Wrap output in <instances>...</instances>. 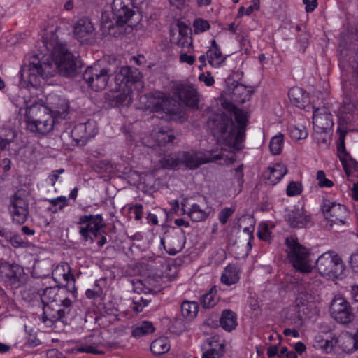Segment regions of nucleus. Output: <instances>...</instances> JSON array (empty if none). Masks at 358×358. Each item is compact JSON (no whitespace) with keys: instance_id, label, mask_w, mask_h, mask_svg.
I'll list each match as a JSON object with an SVG mask.
<instances>
[{"instance_id":"nucleus-1","label":"nucleus","mask_w":358,"mask_h":358,"mask_svg":"<svg viewBox=\"0 0 358 358\" xmlns=\"http://www.w3.org/2000/svg\"><path fill=\"white\" fill-rule=\"evenodd\" d=\"M51 38H43L46 48L52 51L51 58L40 61L34 57L29 64L24 65L20 71L21 87H37L40 85L39 78L48 79L57 73L66 77L73 76L77 71L76 57L69 52L65 44L58 41L52 31Z\"/></svg>"},{"instance_id":"nucleus-2","label":"nucleus","mask_w":358,"mask_h":358,"mask_svg":"<svg viewBox=\"0 0 358 358\" xmlns=\"http://www.w3.org/2000/svg\"><path fill=\"white\" fill-rule=\"evenodd\" d=\"M208 127L217 143L226 148H222L224 152V163L230 164L235 161L236 150L241 149V143L238 141L236 133V124L231 117L222 113L214 114L210 117Z\"/></svg>"},{"instance_id":"nucleus-3","label":"nucleus","mask_w":358,"mask_h":358,"mask_svg":"<svg viewBox=\"0 0 358 358\" xmlns=\"http://www.w3.org/2000/svg\"><path fill=\"white\" fill-rule=\"evenodd\" d=\"M56 121L48 107L42 104L35 103L26 109L25 122L31 132L45 135L53 129Z\"/></svg>"},{"instance_id":"nucleus-4","label":"nucleus","mask_w":358,"mask_h":358,"mask_svg":"<svg viewBox=\"0 0 358 358\" xmlns=\"http://www.w3.org/2000/svg\"><path fill=\"white\" fill-rule=\"evenodd\" d=\"M285 245L288 258L293 266L301 273H310L313 266L310 259L309 250L301 245L293 236L286 238Z\"/></svg>"},{"instance_id":"nucleus-5","label":"nucleus","mask_w":358,"mask_h":358,"mask_svg":"<svg viewBox=\"0 0 358 358\" xmlns=\"http://www.w3.org/2000/svg\"><path fill=\"white\" fill-rule=\"evenodd\" d=\"M316 268L322 275L331 279L342 278L345 270L343 261L333 251L321 255L316 261Z\"/></svg>"},{"instance_id":"nucleus-6","label":"nucleus","mask_w":358,"mask_h":358,"mask_svg":"<svg viewBox=\"0 0 358 358\" xmlns=\"http://www.w3.org/2000/svg\"><path fill=\"white\" fill-rule=\"evenodd\" d=\"M79 234L85 242H94V237L101 234V229L106 227L103 217L100 214L85 215L80 217L78 222Z\"/></svg>"},{"instance_id":"nucleus-7","label":"nucleus","mask_w":358,"mask_h":358,"mask_svg":"<svg viewBox=\"0 0 358 358\" xmlns=\"http://www.w3.org/2000/svg\"><path fill=\"white\" fill-rule=\"evenodd\" d=\"M110 73L108 69H101L99 66H89L83 74V78L94 91H101L106 88Z\"/></svg>"},{"instance_id":"nucleus-8","label":"nucleus","mask_w":358,"mask_h":358,"mask_svg":"<svg viewBox=\"0 0 358 358\" xmlns=\"http://www.w3.org/2000/svg\"><path fill=\"white\" fill-rule=\"evenodd\" d=\"M113 17L117 20V23L127 29H131L133 24L132 17L135 15L132 0H113L111 4Z\"/></svg>"},{"instance_id":"nucleus-9","label":"nucleus","mask_w":358,"mask_h":358,"mask_svg":"<svg viewBox=\"0 0 358 358\" xmlns=\"http://www.w3.org/2000/svg\"><path fill=\"white\" fill-rule=\"evenodd\" d=\"M224 158V152H217L212 150L205 156L201 152L195 151L183 152L180 157V160L189 169H195L200 165L208 162H216L218 160Z\"/></svg>"},{"instance_id":"nucleus-10","label":"nucleus","mask_w":358,"mask_h":358,"mask_svg":"<svg viewBox=\"0 0 358 358\" xmlns=\"http://www.w3.org/2000/svg\"><path fill=\"white\" fill-rule=\"evenodd\" d=\"M331 317L338 323L349 324L355 319L353 309L350 303L341 296H336L331 303Z\"/></svg>"},{"instance_id":"nucleus-11","label":"nucleus","mask_w":358,"mask_h":358,"mask_svg":"<svg viewBox=\"0 0 358 358\" xmlns=\"http://www.w3.org/2000/svg\"><path fill=\"white\" fill-rule=\"evenodd\" d=\"M71 300H65L64 303H53L43 306L42 321L47 325H51L55 322L62 320L71 310Z\"/></svg>"},{"instance_id":"nucleus-12","label":"nucleus","mask_w":358,"mask_h":358,"mask_svg":"<svg viewBox=\"0 0 358 358\" xmlns=\"http://www.w3.org/2000/svg\"><path fill=\"white\" fill-rule=\"evenodd\" d=\"M9 211L13 221L18 224H24L29 215V203L19 193L10 197Z\"/></svg>"},{"instance_id":"nucleus-13","label":"nucleus","mask_w":358,"mask_h":358,"mask_svg":"<svg viewBox=\"0 0 358 358\" xmlns=\"http://www.w3.org/2000/svg\"><path fill=\"white\" fill-rule=\"evenodd\" d=\"M322 212L327 219L334 224H344L348 211L345 206L324 199L322 205Z\"/></svg>"},{"instance_id":"nucleus-14","label":"nucleus","mask_w":358,"mask_h":358,"mask_svg":"<svg viewBox=\"0 0 358 358\" xmlns=\"http://www.w3.org/2000/svg\"><path fill=\"white\" fill-rule=\"evenodd\" d=\"M23 268L17 264L0 259V280L7 286L14 287L19 282Z\"/></svg>"},{"instance_id":"nucleus-15","label":"nucleus","mask_w":358,"mask_h":358,"mask_svg":"<svg viewBox=\"0 0 358 358\" xmlns=\"http://www.w3.org/2000/svg\"><path fill=\"white\" fill-rule=\"evenodd\" d=\"M52 278L59 285L67 287L66 290L71 293H74L76 290L75 287V277L71 273L70 266L62 262L57 265L52 272Z\"/></svg>"},{"instance_id":"nucleus-16","label":"nucleus","mask_w":358,"mask_h":358,"mask_svg":"<svg viewBox=\"0 0 358 358\" xmlns=\"http://www.w3.org/2000/svg\"><path fill=\"white\" fill-rule=\"evenodd\" d=\"M97 133L94 122L88 120L76 125L71 131V138L76 145L83 146Z\"/></svg>"},{"instance_id":"nucleus-17","label":"nucleus","mask_w":358,"mask_h":358,"mask_svg":"<svg viewBox=\"0 0 358 358\" xmlns=\"http://www.w3.org/2000/svg\"><path fill=\"white\" fill-rule=\"evenodd\" d=\"M161 244L169 255H174L180 252L185 245L183 231L166 232L161 239Z\"/></svg>"},{"instance_id":"nucleus-18","label":"nucleus","mask_w":358,"mask_h":358,"mask_svg":"<svg viewBox=\"0 0 358 358\" xmlns=\"http://www.w3.org/2000/svg\"><path fill=\"white\" fill-rule=\"evenodd\" d=\"M140 80V72L137 69L122 66L115 76V82L120 90L131 88L132 85Z\"/></svg>"},{"instance_id":"nucleus-19","label":"nucleus","mask_w":358,"mask_h":358,"mask_svg":"<svg viewBox=\"0 0 358 358\" xmlns=\"http://www.w3.org/2000/svg\"><path fill=\"white\" fill-rule=\"evenodd\" d=\"M339 143L337 145L338 156L342 163L347 175L350 176L353 171H358V163L347 152L345 145V131L338 130Z\"/></svg>"},{"instance_id":"nucleus-20","label":"nucleus","mask_w":358,"mask_h":358,"mask_svg":"<svg viewBox=\"0 0 358 358\" xmlns=\"http://www.w3.org/2000/svg\"><path fill=\"white\" fill-rule=\"evenodd\" d=\"M174 94L187 107L193 108L198 107V93L193 85L185 84L178 85L174 89Z\"/></svg>"},{"instance_id":"nucleus-21","label":"nucleus","mask_w":358,"mask_h":358,"mask_svg":"<svg viewBox=\"0 0 358 358\" xmlns=\"http://www.w3.org/2000/svg\"><path fill=\"white\" fill-rule=\"evenodd\" d=\"M313 122L315 129L318 132L327 133L334 126L332 115L325 107L314 110Z\"/></svg>"},{"instance_id":"nucleus-22","label":"nucleus","mask_w":358,"mask_h":358,"mask_svg":"<svg viewBox=\"0 0 358 358\" xmlns=\"http://www.w3.org/2000/svg\"><path fill=\"white\" fill-rule=\"evenodd\" d=\"M47 104L46 107L49 112L55 116L57 121L66 118L69 111V103L65 99L57 95H50L47 99Z\"/></svg>"},{"instance_id":"nucleus-23","label":"nucleus","mask_w":358,"mask_h":358,"mask_svg":"<svg viewBox=\"0 0 358 358\" xmlns=\"http://www.w3.org/2000/svg\"><path fill=\"white\" fill-rule=\"evenodd\" d=\"M285 220L292 228H303L312 224L311 217L302 208L295 207L285 215Z\"/></svg>"},{"instance_id":"nucleus-24","label":"nucleus","mask_w":358,"mask_h":358,"mask_svg":"<svg viewBox=\"0 0 358 358\" xmlns=\"http://www.w3.org/2000/svg\"><path fill=\"white\" fill-rule=\"evenodd\" d=\"M100 24L101 29L104 34L111 35L114 37H120L124 35L127 30V28L117 24V20H115V24H114L111 15L108 11L102 13Z\"/></svg>"},{"instance_id":"nucleus-25","label":"nucleus","mask_w":358,"mask_h":358,"mask_svg":"<svg viewBox=\"0 0 358 358\" xmlns=\"http://www.w3.org/2000/svg\"><path fill=\"white\" fill-rule=\"evenodd\" d=\"M66 291V287H50L43 290L41 294V302L43 306L50 305L53 303H64L65 300H70L64 297V294Z\"/></svg>"},{"instance_id":"nucleus-26","label":"nucleus","mask_w":358,"mask_h":358,"mask_svg":"<svg viewBox=\"0 0 358 358\" xmlns=\"http://www.w3.org/2000/svg\"><path fill=\"white\" fill-rule=\"evenodd\" d=\"M287 173V167L280 163H276L273 166L268 168L263 173V176L267 180L268 184L275 185Z\"/></svg>"},{"instance_id":"nucleus-27","label":"nucleus","mask_w":358,"mask_h":358,"mask_svg":"<svg viewBox=\"0 0 358 358\" xmlns=\"http://www.w3.org/2000/svg\"><path fill=\"white\" fill-rule=\"evenodd\" d=\"M231 92V101L236 103H243L249 100L251 96L250 87L237 82L232 83V87L229 90Z\"/></svg>"},{"instance_id":"nucleus-28","label":"nucleus","mask_w":358,"mask_h":358,"mask_svg":"<svg viewBox=\"0 0 358 358\" xmlns=\"http://www.w3.org/2000/svg\"><path fill=\"white\" fill-rule=\"evenodd\" d=\"M94 27L90 19L83 17L79 20L75 24L73 33L78 39H81L88 34H92Z\"/></svg>"},{"instance_id":"nucleus-29","label":"nucleus","mask_w":358,"mask_h":358,"mask_svg":"<svg viewBox=\"0 0 358 358\" xmlns=\"http://www.w3.org/2000/svg\"><path fill=\"white\" fill-rule=\"evenodd\" d=\"M220 322L224 330L231 331L237 326L236 314L231 310L226 309L222 311Z\"/></svg>"},{"instance_id":"nucleus-30","label":"nucleus","mask_w":358,"mask_h":358,"mask_svg":"<svg viewBox=\"0 0 358 358\" xmlns=\"http://www.w3.org/2000/svg\"><path fill=\"white\" fill-rule=\"evenodd\" d=\"M234 116L238 123V127L236 126V133L238 136V141L242 143L245 138V130L247 122L246 113L242 110H236L234 112Z\"/></svg>"},{"instance_id":"nucleus-31","label":"nucleus","mask_w":358,"mask_h":358,"mask_svg":"<svg viewBox=\"0 0 358 358\" xmlns=\"http://www.w3.org/2000/svg\"><path fill=\"white\" fill-rule=\"evenodd\" d=\"M148 102V108H150L154 112L165 110L164 106L166 103V101L164 97V94L161 92L153 93L150 96Z\"/></svg>"},{"instance_id":"nucleus-32","label":"nucleus","mask_w":358,"mask_h":358,"mask_svg":"<svg viewBox=\"0 0 358 358\" xmlns=\"http://www.w3.org/2000/svg\"><path fill=\"white\" fill-rule=\"evenodd\" d=\"M355 111V106L351 101L346 99L343 101L342 106L338 109L340 120L348 123L352 120V114Z\"/></svg>"},{"instance_id":"nucleus-33","label":"nucleus","mask_w":358,"mask_h":358,"mask_svg":"<svg viewBox=\"0 0 358 358\" xmlns=\"http://www.w3.org/2000/svg\"><path fill=\"white\" fill-rule=\"evenodd\" d=\"M180 310L182 317L191 321L197 315L199 305L195 301H185L180 306Z\"/></svg>"},{"instance_id":"nucleus-34","label":"nucleus","mask_w":358,"mask_h":358,"mask_svg":"<svg viewBox=\"0 0 358 358\" xmlns=\"http://www.w3.org/2000/svg\"><path fill=\"white\" fill-rule=\"evenodd\" d=\"M16 136V131L10 128H0V152L8 149Z\"/></svg>"},{"instance_id":"nucleus-35","label":"nucleus","mask_w":358,"mask_h":358,"mask_svg":"<svg viewBox=\"0 0 358 358\" xmlns=\"http://www.w3.org/2000/svg\"><path fill=\"white\" fill-rule=\"evenodd\" d=\"M237 268L234 265H228L221 276V282L227 285H231L239 280Z\"/></svg>"},{"instance_id":"nucleus-36","label":"nucleus","mask_w":358,"mask_h":358,"mask_svg":"<svg viewBox=\"0 0 358 358\" xmlns=\"http://www.w3.org/2000/svg\"><path fill=\"white\" fill-rule=\"evenodd\" d=\"M208 63L213 67H219L222 64L226 57L224 56L220 48H209L206 52Z\"/></svg>"},{"instance_id":"nucleus-37","label":"nucleus","mask_w":358,"mask_h":358,"mask_svg":"<svg viewBox=\"0 0 358 358\" xmlns=\"http://www.w3.org/2000/svg\"><path fill=\"white\" fill-rule=\"evenodd\" d=\"M93 337V336H90L85 338V344L76 345L73 350L77 352L90 353L94 355L102 354L103 352L97 349L98 345L92 342Z\"/></svg>"},{"instance_id":"nucleus-38","label":"nucleus","mask_w":358,"mask_h":358,"mask_svg":"<svg viewBox=\"0 0 358 358\" xmlns=\"http://www.w3.org/2000/svg\"><path fill=\"white\" fill-rule=\"evenodd\" d=\"M153 138L159 146H168L174 143L176 136L171 131H165L164 129L157 131Z\"/></svg>"},{"instance_id":"nucleus-39","label":"nucleus","mask_w":358,"mask_h":358,"mask_svg":"<svg viewBox=\"0 0 358 358\" xmlns=\"http://www.w3.org/2000/svg\"><path fill=\"white\" fill-rule=\"evenodd\" d=\"M170 41L178 48H180L181 50H187L188 52H193V41L192 38L178 37L171 31Z\"/></svg>"},{"instance_id":"nucleus-40","label":"nucleus","mask_w":358,"mask_h":358,"mask_svg":"<svg viewBox=\"0 0 358 358\" xmlns=\"http://www.w3.org/2000/svg\"><path fill=\"white\" fill-rule=\"evenodd\" d=\"M170 349V345L167 338L160 337L155 339L150 345L151 352L157 355L167 352Z\"/></svg>"},{"instance_id":"nucleus-41","label":"nucleus","mask_w":358,"mask_h":358,"mask_svg":"<svg viewBox=\"0 0 358 358\" xmlns=\"http://www.w3.org/2000/svg\"><path fill=\"white\" fill-rule=\"evenodd\" d=\"M155 327L152 322L149 321H143L138 323L132 331V336L135 338H140L146 334L154 332Z\"/></svg>"},{"instance_id":"nucleus-42","label":"nucleus","mask_w":358,"mask_h":358,"mask_svg":"<svg viewBox=\"0 0 358 358\" xmlns=\"http://www.w3.org/2000/svg\"><path fill=\"white\" fill-rule=\"evenodd\" d=\"M218 301V297L216 295L215 287H212L208 292L206 293L200 298V303L204 308H211L215 306Z\"/></svg>"},{"instance_id":"nucleus-43","label":"nucleus","mask_w":358,"mask_h":358,"mask_svg":"<svg viewBox=\"0 0 358 358\" xmlns=\"http://www.w3.org/2000/svg\"><path fill=\"white\" fill-rule=\"evenodd\" d=\"M210 212V209H208V211L203 210L198 204L194 203L192 206L188 215L192 221L201 222L207 219Z\"/></svg>"},{"instance_id":"nucleus-44","label":"nucleus","mask_w":358,"mask_h":358,"mask_svg":"<svg viewBox=\"0 0 358 358\" xmlns=\"http://www.w3.org/2000/svg\"><path fill=\"white\" fill-rule=\"evenodd\" d=\"M6 241L15 248H27L31 246V243L27 240L23 238L18 234H12L10 232Z\"/></svg>"},{"instance_id":"nucleus-45","label":"nucleus","mask_w":358,"mask_h":358,"mask_svg":"<svg viewBox=\"0 0 358 358\" xmlns=\"http://www.w3.org/2000/svg\"><path fill=\"white\" fill-rule=\"evenodd\" d=\"M289 131L291 138L294 140L304 139L308 136L306 127L301 124L290 125Z\"/></svg>"},{"instance_id":"nucleus-46","label":"nucleus","mask_w":358,"mask_h":358,"mask_svg":"<svg viewBox=\"0 0 358 358\" xmlns=\"http://www.w3.org/2000/svg\"><path fill=\"white\" fill-rule=\"evenodd\" d=\"M124 93H119L116 95L113 94V101L114 103H111L112 105H118V104H129L131 102V88H125V90H123Z\"/></svg>"},{"instance_id":"nucleus-47","label":"nucleus","mask_w":358,"mask_h":358,"mask_svg":"<svg viewBox=\"0 0 358 358\" xmlns=\"http://www.w3.org/2000/svg\"><path fill=\"white\" fill-rule=\"evenodd\" d=\"M283 147V135L278 134L273 136L270 141L269 148L272 154L279 155Z\"/></svg>"},{"instance_id":"nucleus-48","label":"nucleus","mask_w":358,"mask_h":358,"mask_svg":"<svg viewBox=\"0 0 358 358\" xmlns=\"http://www.w3.org/2000/svg\"><path fill=\"white\" fill-rule=\"evenodd\" d=\"M193 27L196 34L202 33L210 29L209 22L201 18H197L194 21Z\"/></svg>"},{"instance_id":"nucleus-49","label":"nucleus","mask_w":358,"mask_h":358,"mask_svg":"<svg viewBox=\"0 0 358 358\" xmlns=\"http://www.w3.org/2000/svg\"><path fill=\"white\" fill-rule=\"evenodd\" d=\"M317 180L320 187H331L334 185V182L326 178L325 173L322 170L317 171Z\"/></svg>"},{"instance_id":"nucleus-50","label":"nucleus","mask_w":358,"mask_h":358,"mask_svg":"<svg viewBox=\"0 0 358 358\" xmlns=\"http://www.w3.org/2000/svg\"><path fill=\"white\" fill-rule=\"evenodd\" d=\"M148 303V301L146 299H143L142 297L141 298H134L133 299V306L131 307L133 311L136 313H138L143 311L144 307H145Z\"/></svg>"},{"instance_id":"nucleus-51","label":"nucleus","mask_w":358,"mask_h":358,"mask_svg":"<svg viewBox=\"0 0 358 358\" xmlns=\"http://www.w3.org/2000/svg\"><path fill=\"white\" fill-rule=\"evenodd\" d=\"M160 164L164 169H173L178 165V160L173 157H165L160 160Z\"/></svg>"},{"instance_id":"nucleus-52","label":"nucleus","mask_w":358,"mask_h":358,"mask_svg":"<svg viewBox=\"0 0 358 358\" xmlns=\"http://www.w3.org/2000/svg\"><path fill=\"white\" fill-rule=\"evenodd\" d=\"M177 25L178 28V34H176V36H178V37L192 38L189 36L192 30L187 25L182 22H178Z\"/></svg>"},{"instance_id":"nucleus-53","label":"nucleus","mask_w":358,"mask_h":358,"mask_svg":"<svg viewBox=\"0 0 358 358\" xmlns=\"http://www.w3.org/2000/svg\"><path fill=\"white\" fill-rule=\"evenodd\" d=\"M301 189L299 184L294 181L289 183L287 187V194L289 196H294L301 194Z\"/></svg>"},{"instance_id":"nucleus-54","label":"nucleus","mask_w":358,"mask_h":358,"mask_svg":"<svg viewBox=\"0 0 358 358\" xmlns=\"http://www.w3.org/2000/svg\"><path fill=\"white\" fill-rule=\"evenodd\" d=\"M234 210L231 208H224L221 210V211L219 213V220L222 224H224L227 223L228 219L229 217L232 215L234 213Z\"/></svg>"},{"instance_id":"nucleus-55","label":"nucleus","mask_w":358,"mask_h":358,"mask_svg":"<svg viewBox=\"0 0 358 358\" xmlns=\"http://www.w3.org/2000/svg\"><path fill=\"white\" fill-rule=\"evenodd\" d=\"M51 205L56 206L59 205V209L61 210L62 208L67 206V199L64 196H60L55 199H50L46 200Z\"/></svg>"},{"instance_id":"nucleus-56","label":"nucleus","mask_w":358,"mask_h":358,"mask_svg":"<svg viewBox=\"0 0 358 358\" xmlns=\"http://www.w3.org/2000/svg\"><path fill=\"white\" fill-rule=\"evenodd\" d=\"M187 50H184L180 51L179 60L181 63H187L189 65H192L196 58L194 55H188Z\"/></svg>"},{"instance_id":"nucleus-57","label":"nucleus","mask_w":358,"mask_h":358,"mask_svg":"<svg viewBox=\"0 0 358 358\" xmlns=\"http://www.w3.org/2000/svg\"><path fill=\"white\" fill-rule=\"evenodd\" d=\"M102 289L98 285H95L93 289H88L86 291V296L89 299H95L101 296Z\"/></svg>"},{"instance_id":"nucleus-58","label":"nucleus","mask_w":358,"mask_h":358,"mask_svg":"<svg viewBox=\"0 0 358 358\" xmlns=\"http://www.w3.org/2000/svg\"><path fill=\"white\" fill-rule=\"evenodd\" d=\"M233 172L234 178L236 179L237 182L240 187H241L243 184V165L238 166L231 171Z\"/></svg>"},{"instance_id":"nucleus-59","label":"nucleus","mask_w":358,"mask_h":358,"mask_svg":"<svg viewBox=\"0 0 358 358\" xmlns=\"http://www.w3.org/2000/svg\"><path fill=\"white\" fill-rule=\"evenodd\" d=\"M223 350L220 349L216 350L215 348H210L203 353L202 358H217L222 356Z\"/></svg>"},{"instance_id":"nucleus-60","label":"nucleus","mask_w":358,"mask_h":358,"mask_svg":"<svg viewBox=\"0 0 358 358\" xmlns=\"http://www.w3.org/2000/svg\"><path fill=\"white\" fill-rule=\"evenodd\" d=\"M338 343V338L336 337H332L330 340L327 339L324 344L322 346V349L327 353L331 352L334 346Z\"/></svg>"},{"instance_id":"nucleus-61","label":"nucleus","mask_w":358,"mask_h":358,"mask_svg":"<svg viewBox=\"0 0 358 358\" xmlns=\"http://www.w3.org/2000/svg\"><path fill=\"white\" fill-rule=\"evenodd\" d=\"M64 172V169H59L52 171L48 176V180L50 182L52 186H55L56 182L59 178V175Z\"/></svg>"},{"instance_id":"nucleus-62","label":"nucleus","mask_w":358,"mask_h":358,"mask_svg":"<svg viewBox=\"0 0 358 358\" xmlns=\"http://www.w3.org/2000/svg\"><path fill=\"white\" fill-rule=\"evenodd\" d=\"M199 79L200 81L204 82L206 85L208 87L212 86L215 83L214 78L211 76L209 72H207L206 74L204 73L200 74Z\"/></svg>"},{"instance_id":"nucleus-63","label":"nucleus","mask_w":358,"mask_h":358,"mask_svg":"<svg viewBox=\"0 0 358 358\" xmlns=\"http://www.w3.org/2000/svg\"><path fill=\"white\" fill-rule=\"evenodd\" d=\"M350 341L352 343V347L350 349L345 350L348 353H352L358 350V331L354 334Z\"/></svg>"},{"instance_id":"nucleus-64","label":"nucleus","mask_w":358,"mask_h":358,"mask_svg":"<svg viewBox=\"0 0 358 358\" xmlns=\"http://www.w3.org/2000/svg\"><path fill=\"white\" fill-rule=\"evenodd\" d=\"M350 263L352 268L355 272H358V252L352 254L350 256Z\"/></svg>"}]
</instances>
